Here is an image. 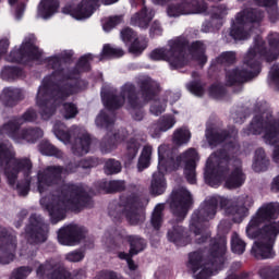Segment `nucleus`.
I'll return each mask as SVG.
<instances>
[{
  "mask_svg": "<svg viewBox=\"0 0 279 279\" xmlns=\"http://www.w3.org/2000/svg\"><path fill=\"white\" fill-rule=\"evenodd\" d=\"M278 204L262 206L246 227L248 239H257L252 247L255 258H274V241L279 234Z\"/></svg>",
  "mask_w": 279,
  "mask_h": 279,
  "instance_id": "obj_1",
  "label": "nucleus"
},
{
  "mask_svg": "<svg viewBox=\"0 0 279 279\" xmlns=\"http://www.w3.org/2000/svg\"><path fill=\"white\" fill-rule=\"evenodd\" d=\"M218 204L226 215H232L233 221L239 223L243 220V217L247 216V208L252 206V198L250 196H242L238 199H229L222 196L207 198L199 210L192 215L190 222V229L193 232L195 243H204L210 236L208 231L202 229V223L215 218Z\"/></svg>",
  "mask_w": 279,
  "mask_h": 279,
  "instance_id": "obj_2",
  "label": "nucleus"
},
{
  "mask_svg": "<svg viewBox=\"0 0 279 279\" xmlns=\"http://www.w3.org/2000/svg\"><path fill=\"white\" fill-rule=\"evenodd\" d=\"M62 58H64V52L46 59L48 66L53 69L54 72L51 76L44 78L43 84L37 92L36 105L39 108V113L44 121L51 119V117L56 114V109L60 101H64L66 97L77 93V87L66 86L62 89H57L56 84H53L56 77H65L68 80H73V77H75V72L66 74V71L60 69Z\"/></svg>",
  "mask_w": 279,
  "mask_h": 279,
  "instance_id": "obj_3",
  "label": "nucleus"
},
{
  "mask_svg": "<svg viewBox=\"0 0 279 279\" xmlns=\"http://www.w3.org/2000/svg\"><path fill=\"white\" fill-rule=\"evenodd\" d=\"M157 93L158 84L151 78H146L142 85V94L138 96L134 94V86L124 85L120 96L113 97L101 93V97L104 106L109 108V110H117V108H121L125 104L133 119L135 121H143L144 113L141 108L151 101V99H155Z\"/></svg>",
  "mask_w": 279,
  "mask_h": 279,
  "instance_id": "obj_4",
  "label": "nucleus"
},
{
  "mask_svg": "<svg viewBox=\"0 0 279 279\" xmlns=\"http://www.w3.org/2000/svg\"><path fill=\"white\" fill-rule=\"evenodd\" d=\"M204 51H206V47L201 41L193 43L191 47H186L185 43L177 39L170 41L167 49H155L150 53V59L156 61L166 60L172 69H182L191 60H195L201 65L206 64L208 59Z\"/></svg>",
  "mask_w": 279,
  "mask_h": 279,
  "instance_id": "obj_5",
  "label": "nucleus"
},
{
  "mask_svg": "<svg viewBox=\"0 0 279 279\" xmlns=\"http://www.w3.org/2000/svg\"><path fill=\"white\" fill-rule=\"evenodd\" d=\"M86 195L82 190L75 186L63 185L60 195L52 196L50 203H47V198H41L40 204L48 209V213L53 221H62L66 210H80L86 205Z\"/></svg>",
  "mask_w": 279,
  "mask_h": 279,
  "instance_id": "obj_6",
  "label": "nucleus"
},
{
  "mask_svg": "<svg viewBox=\"0 0 279 279\" xmlns=\"http://www.w3.org/2000/svg\"><path fill=\"white\" fill-rule=\"evenodd\" d=\"M265 53H267V50L265 49L263 38H255L254 46L251 47L244 56L242 65L227 72V84L232 86V84H236V82H247V80L256 77V75L260 73L258 60H260Z\"/></svg>",
  "mask_w": 279,
  "mask_h": 279,
  "instance_id": "obj_7",
  "label": "nucleus"
},
{
  "mask_svg": "<svg viewBox=\"0 0 279 279\" xmlns=\"http://www.w3.org/2000/svg\"><path fill=\"white\" fill-rule=\"evenodd\" d=\"M227 245L228 242L226 238H220L219 241H215L209 253V263H204L199 253L190 254L187 267L196 274V279H208L221 269L223 265V254H226V250H228ZM197 271L199 272L197 274Z\"/></svg>",
  "mask_w": 279,
  "mask_h": 279,
  "instance_id": "obj_8",
  "label": "nucleus"
},
{
  "mask_svg": "<svg viewBox=\"0 0 279 279\" xmlns=\"http://www.w3.org/2000/svg\"><path fill=\"white\" fill-rule=\"evenodd\" d=\"M36 111L29 109L23 118L11 119L0 128V136H9L14 143H34L37 138H43V130L40 129H22L21 125L27 122L36 121Z\"/></svg>",
  "mask_w": 279,
  "mask_h": 279,
  "instance_id": "obj_9",
  "label": "nucleus"
},
{
  "mask_svg": "<svg viewBox=\"0 0 279 279\" xmlns=\"http://www.w3.org/2000/svg\"><path fill=\"white\" fill-rule=\"evenodd\" d=\"M0 165L4 169V174L11 186L16 184V178H19L20 171H23L24 175H29L32 169V161L29 159H15L10 143L2 141H0Z\"/></svg>",
  "mask_w": 279,
  "mask_h": 279,
  "instance_id": "obj_10",
  "label": "nucleus"
},
{
  "mask_svg": "<svg viewBox=\"0 0 279 279\" xmlns=\"http://www.w3.org/2000/svg\"><path fill=\"white\" fill-rule=\"evenodd\" d=\"M169 146L161 145L158 147V167L157 171L153 173L150 181V193L153 195H162L167 191V179L165 173L178 171V165L169 166L167 158H169Z\"/></svg>",
  "mask_w": 279,
  "mask_h": 279,
  "instance_id": "obj_11",
  "label": "nucleus"
},
{
  "mask_svg": "<svg viewBox=\"0 0 279 279\" xmlns=\"http://www.w3.org/2000/svg\"><path fill=\"white\" fill-rule=\"evenodd\" d=\"M265 117L267 114L264 113L262 118H254L247 134H260L264 128V141L267 145L275 147L272 159L279 162V128L271 123V121L265 120Z\"/></svg>",
  "mask_w": 279,
  "mask_h": 279,
  "instance_id": "obj_12",
  "label": "nucleus"
},
{
  "mask_svg": "<svg viewBox=\"0 0 279 279\" xmlns=\"http://www.w3.org/2000/svg\"><path fill=\"white\" fill-rule=\"evenodd\" d=\"M228 165V155L226 153L211 154L205 166V182L209 186H217L223 180L226 166Z\"/></svg>",
  "mask_w": 279,
  "mask_h": 279,
  "instance_id": "obj_13",
  "label": "nucleus"
},
{
  "mask_svg": "<svg viewBox=\"0 0 279 279\" xmlns=\"http://www.w3.org/2000/svg\"><path fill=\"white\" fill-rule=\"evenodd\" d=\"M43 51L36 47V37L29 35L20 47H15L7 57L8 62H21L27 64L32 60H40Z\"/></svg>",
  "mask_w": 279,
  "mask_h": 279,
  "instance_id": "obj_14",
  "label": "nucleus"
},
{
  "mask_svg": "<svg viewBox=\"0 0 279 279\" xmlns=\"http://www.w3.org/2000/svg\"><path fill=\"white\" fill-rule=\"evenodd\" d=\"M259 21H263V13L258 10L239 13L231 29L232 38H234V40H247V38H250L247 29L252 27V23H258Z\"/></svg>",
  "mask_w": 279,
  "mask_h": 279,
  "instance_id": "obj_15",
  "label": "nucleus"
},
{
  "mask_svg": "<svg viewBox=\"0 0 279 279\" xmlns=\"http://www.w3.org/2000/svg\"><path fill=\"white\" fill-rule=\"evenodd\" d=\"M169 157H166L168 166L173 167V165H178V169H180V165H184V173L187 182H190V184H195V167L197 160H199L197 150L189 148L181 156L177 157V159H173L171 148H169Z\"/></svg>",
  "mask_w": 279,
  "mask_h": 279,
  "instance_id": "obj_16",
  "label": "nucleus"
},
{
  "mask_svg": "<svg viewBox=\"0 0 279 279\" xmlns=\"http://www.w3.org/2000/svg\"><path fill=\"white\" fill-rule=\"evenodd\" d=\"M100 4L101 2L99 0H82L78 4L73 2L65 4L62 12L72 16L75 21H87V19H90L95 14V10Z\"/></svg>",
  "mask_w": 279,
  "mask_h": 279,
  "instance_id": "obj_17",
  "label": "nucleus"
},
{
  "mask_svg": "<svg viewBox=\"0 0 279 279\" xmlns=\"http://www.w3.org/2000/svg\"><path fill=\"white\" fill-rule=\"evenodd\" d=\"M191 204H193V197L191 196V192L186 189L181 187L172 192L170 197V207L173 215L179 217V219H184V217H186V213H189Z\"/></svg>",
  "mask_w": 279,
  "mask_h": 279,
  "instance_id": "obj_18",
  "label": "nucleus"
},
{
  "mask_svg": "<svg viewBox=\"0 0 279 279\" xmlns=\"http://www.w3.org/2000/svg\"><path fill=\"white\" fill-rule=\"evenodd\" d=\"M36 274L40 279H69V270L60 267L58 263L48 260L44 264L35 263Z\"/></svg>",
  "mask_w": 279,
  "mask_h": 279,
  "instance_id": "obj_19",
  "label": "nucleus"
},
{
  "mask_svg": "<svg viewBox=\"0 0 279 279\" xmlns=\"http://www.w3.org/2000/svg\"><path fill=\"white\" fill-rule=\"evenodd\" d=\"M84 236L82 229L75 225L63 227L58 232V241L61 245H77Z\"/></svg>",
  "mask_w": 279,
  "mask_h": 279,
  "instance_id": "obj_20",
  "label": "nucleus"
},
{
  "mask_svg": "<svg viewBox=\"0 0 279 279\" xmlns=\"http://www.w3.org/2000/svg\"><path fill=\"white\" fill-rule=\"evenodd\" d=\"M125 138H128V131L123 129L108 133L100 143L101 154H110L111 151H114Z\"/></svg>",
  "mask_w": 279,
  "mask_h": 279,
  "instance_id": "obj_21",
  "label": "nucleus"
},
{
  "mask_svg": "<svg viewBox=\"0 0 279 279\" xmlns=\"http://www.w3.org/2000/svg\"><path fill=\"white\" fill-rule=\"evenodd\" d=\"M122 204L120 210L131 226H138V223L145 219V216L138 213V206H141L138 198H130L126 203Z\"/></svg>",
  "mask_w": 279,
  "mask_h": 279,
  "instance_id": "obj_22",
  "label": "nucleus"
},
{
  "mask_svg": "<svg viewBox=\"0 0 279 279\" xmlns=\"http://www.w3.org/2000/svg\"><path fill=\"white\" fill-rule=\"evenodd\" d=\"M62 175L60 167H48L44 172L38 173L37 189L40 195Z\"/></svg>",
  "mask_w": 279,
  "mask_h": 279,
  "instance_id": "obj_23",
  "label": "nucleus"
},
{
  "mask_svg": "<svg viewBox=\"0 0 279 279\" xmlns=\"http://www.w3.org/2000/svg\"><path fill=\"white\" fill-rule=\"evenodd\" d=\"M130 243H131L130 254L119 253L118 256L121 260H126L129 269L131 271H135L136 264H134V260H132V256L145 250V240L138 236H132L130 238Z\"/></svg>",
  "mask_w": 279,
  "mask_h": 279,
  "instance_id": "obj_24",
  "label": "nucleus"
},
{
  "mask_svg": "<svg viewBox=\"0 0 279 279\" xmlns=\"http://www.w3.org/2000/svg\"><path fill=\"white\" fill-rule=\"evenodd\" d=\"M7 234L8 231L4 228H0V252H4V254L9 253L8 258H0L1 265L10 264L14 258L12 252L16 250V241L14 238H10Z\"/></svg>",
  "mask_w": 279,
  "mask_h": 279,
  "instance_id": "obj_25",
  "label": "nucleus"
},
{
  "mask_svg": "<svg viewBox=\"0 0 279 279\" xmlns=\"http://www.w3.org/2000/svg\"><path fill=\"white\" fill-rule=\"evenodd\" d=\"M178 99H180V94H174L171 92L166 93L159 99H154L150 105L151 114L159 117V114H162V112L167 110V101L173 105L175 101H178Z\"/></svg>",
  "mask_w": 279,
  "mask_h": 279,
  "instance_id": "obj_26",
  "label": "nucleus"
},
{
  "mask_svg": "<svg viewBox=\"0 0 279 279\" xmlns=\"http://www.w3.org/2000/svg\"><path fill=\"white\" fill-rule=\"evenodd\" d=\"M36 219V216L31 217L32 222V229H27L26 236L28 241H34V243H45L47 241V232L48 228L46 225H43L40 222H37L34 225V220Z\"/></svg>",
  "mask_w": 279,
  "mask_h": 279,
  "instance_id": "obj_27",
  "label": "nucleus"
},
{
  "mask_svg": "<svg viewBox=\"0 0 279 279\" xmlns=\"http://www.w3.org/2000/svg\"><path fill=\"white\" fill-rule=\"evenodd\" d=\"M59 8V0H41L37 8V16L44 21H48L53 14H57Z\"/></svg>",
  "mask_w": 279,
  "mask_h": 279,
  "instance_id": "obj_28",
  "label": "nucleus"
},
{
  "mask_svg": "<svg viewBox=\"0 0 279 279\" xmlns=\"http://www.w3.org/2000/svg\"><path fill=\"white\" fill-rule=\"evenodd\" d=\"M234 167L231 174L226 179L225 186L227 189H239L245 182V174L241 170V160H235Z\"/></svg>",
  "mask_w": 279,
  "mask_h": 279,
  "instance_id": "obj_29",
  "label": "nucleus"
},
{
  "mask_svg": "<svg viewBox=\"0 0 279 279\" xmlns=\"http://www.w3.org/2000/svg\"><path fill=\"white\" fill-rule=\"evenodd\" d=\"M154 19V11L151 9L144 8L140 13H135L131 17V25L140 27V29H147L149 22Z\"/></svg>",
  "mask_w": 279,
  "mask_h": 279,
  "instance_id": "obj_30",
  "label": "nucleus"
},
{
  "mask_svg": "<svg viewBox=\"0 0 279 279\" xmlns=\"http://www.w3.org/2000/svg\"><path fill=\"white\" fill-rule=\"evenodd\" d=\"M0 99L3 106H5L7 108H12L16 106V104L21 99V89L14 87H5L2 90Z\"/></svg>",
  "mask_w": 279,
  "mask_h": 279,
  "instance_id": "obj_31",
  "label": "nucleus"
},
{
  "mask_svg": "<svg viewBox=\"0 0 279 279\" xmlns=\"http://www.w3.org/2000/svg\"><path fill=\"white\" fill-rule=\"evenodd\" d=\"M189 4L178 5H170L168 8V15L169 16H181V14H204L206 12V4L202 3L198 8L194 10H189Z\"/></svg>",
  "mask_w": 279,
  "mask_h": 279,
  "instance_id": "obj_32",
  "label": "nucleus"
},
{
  "mask_svg": "<svg viewBox=\"0 0 279 279\" xmlns=\"http://www.w3.org/2000/svg\"><path fill=\"white\" fill-rule=\"evenodd\" d=\"M72 149L73 153L77 156H84V154H88V151H90V136L88 133H84L81 137H78Z\"/></svg>",
  "mask_w": 279,
  "mask_h": 279,
  "instance_id": "obj_33",
  "label": "nucleus"
},
{
  "mask_svg": "<svg viewBox=\"0 0 279 279\" xmlns=\"http://www.w3.org/2000/svg\"><path fill=\"white\" fill-rule=\"evenodd\" d=\"M189 141H191V131L186 128L177 129L172 135V143L178 147H182V145H187Z\"/></svg>",
  "mask_w": 279,
  "mask_h": 279,
  "instance_id": "obj_34",
  "label": "nucleus"
},
{
  "mask_svg": "<svg viewBox=\"0 0 279 279\" xmlns=\"http://www.w3.org/2000/svg\"><path fill=\"white\" fill-rule=\"evenodd\" d=\"M175 125V118L173 116H165L159 119L157 124L151 126V130H158V132H168Z\"/></svg>",
  "mask_w": 279,
  "mask_h": 279,
  "instance_id": "obj_35",
  "label": "nucleus"
},
{
  "mask_svg": "<svg viewBox=\"0 0 279 279\" xmlns=\"http://www.w3.org/2000/svg\"><path fill=\"white\" fill-rule=\"evenodd\" d=\"M268 165H269V160H267V158L265 157V150L257 149L255 153V159L253 162L254 171H257V172L265 171Z\"/></svg>",
  "mask_w": 279,
  "mask_h": 279,
  "instance_id": "obj_36",
  "label": "nucleus"
},
{
  "mask_svg": "<svg viewBox=\"0 0 279 279\" xmlns=\"http://www.w3.org/2000/svg\"><path fill=\"white\" fill-rule=\"evenodd\" d=\"M154 151V148L151 146H145L142 150L141 157L138 159L137 169L138 171H143L144 169H147L151 162V153Z\"/></svg>",
  "mask_w": 279,
  "mask_h": 279,
  "instance_id": "obj_37",
  "label": "nucleus"
},
{
  "mask_svg": "<svg viewBox=\"0 0 279 279\" xmlns=\"http://www.w3.org/2000/svg\"><path fill=\"white\" fill-rule=\"evenodd\" d=\"M168 241L175 243V245H186L184 243V229L180 226H175L168 232Z\"/></svg>",
  "mask_w": 279,
  "mask_h": 279,
  "instance_id": "obj_38",
  "label": "nucleus"
},
{
  "mask_svg": "<svg viewBox=\"0 0 279 279\" xmlns=\"http://www.w3.org/2000/svg\"><path fill=\"white\" fill-rule=\"evenodd\" d=\"M54 136L62 143H69L71 141V134L66 131V126L61 122H56L53 125Z\"/></svg>",
  "mask_w": 279,
  "mask_h": 279,
  "instance_id": "obj_39",
  "label": "nucleus"
},
{
  "mask_svg": "<svg viewBox=\"0 0 279 279\" xmlns=\"http://www.w3.org/2000/svg\"><path fill=\"white\" fill-rule=\"evenodd\" d=\"M122 56L123 49L105 45L100 54V60H105V58H121Z\"/></svg>",
  "mask_w": 279,
  "mask_h": 279,
  "instance_id": "obj_40",
  "label": "nucleus"
},
{
  "mask_svg": "<svg viewBox=\"0 0 279 279\" xmlns=\"http://www.w3.org/2000/svg\"><path fill=\"white\" fill-rule=\"evenodd\" d=\"M123 23V17L119 15L110 16L102 20V29L104 32H112L117 25Z\"/></svg>",
  "mask_w": 279,
  "mask_h": 279,
  "instance_id": "obj_41",
  "label": "nucleus"
},
{
  "mask_svg": "<svg viewBox=\"0 0 279 279\" xmlns=\"http://www.w3.org/2000/svg\"><path fill=\"white\" fill-rule=\"evenodd\" d=\"M21 70L12 66H4L1 71L0 77L7 82H10L12 80H16V77H21Z\"/></svg>",
  "mask_w": 279,
  "mask_h": 279,
  "instance_id": "obj_42",
  "label": "nucleus"
},
{
  "mask_svg": "<svg viewBox=\"0 0 279 279\" xmlns=\"http://www.w3.org/2000/svg\"><path fill=\"white\" fill-rule=\"evenodd\" d=\"M258 5H264L265 8H269L268 13L270 14L271 21H276L278 19V4H276V0H255Z\"/></svg>",
  "mask_w": 279,
  "mask_h": 279,
  "instance_id": "obj_43",
  "label": "nucleus"
},
{
  "mask_svg": "<svg viewBox=\"0 0 279 279\" xmlns=\"http://www.w3.org/2000/svg\"><path fill=\"white\" fill-rule=\"evenodd\" d=\"M231 250L234 254L245 252V242L239 236V233H233L231 236Z\"/></svg>",
  "mask_w": 279,
  "mask_h": 279,
  "instance_id": "obj_44",
  "label": "nucleus"
},
{
  "mask_svg": "<svg viewBox=\"0 0 279 279\" xmlns=\"http://www.w3.org/2000/svg\"><path fill=\"white\" fill-rule=\"evenodd\" d=\"M162 210H165V205L159 204L153 211L151 225L155 230H158V228H160L162 225Z\"/></svg>",
  "mask_w": 279,
  "mask_h": 279,
  "instance_id": "obj_45",
  "label": "nucleus"
},
{
  "mask_svg": "<svg viewBox=\"0 0 279 279\" xmlns=\"http://www.w3.org/2000/svg\"><path fill=\"white\" fill-rule=\"evenodd\" d=\"M121 171V162L109 159L105 165V172L107 175H112L113 173H119Z\"/></svg>",
  "mask_w": 279,
  "mask_h": 279,
  "instance_id": "obj_46",
  "label": "nucleus"
},
{
  "mask_svg": "<svg viewBox=\"0 0 279 279\" xmlns=\"http://www.w3.org/2000/svg\"><path fill=\"white\" fill-rule=\"evenodd\" d=\"M39 150L44 156H60L57 148L49 142H44L39 145Z\"/></svg>",
  "mask_w": 279,
  "mask_h": 279,
  "instance_id": "obj_47",
  "label": "nucleus"
},
{
  "mask_svg": "<svg viewBox=\"0 0 279 279\" xmlns=\"http://www.w3.org/2000/svg\"><path fill=\"white\" fill-rule=\"evenodd\" d=\"M84 251L75 250L65 254V260L69 263H82L84 260Z\"/></svg>",
  "mask_w": 279,
  "mask_h": 279,
  "instance_id": "obj_48",
  "label": "nucleus"
},
{
  "mask_svg": "<svg viewBox=\"0 0 279 279\" xmlns=\"http://www.w3.org/2000/svg\"><path fill=\"white\" fill-rule=\"evenodd\" d=\"M206 138H207L209 145L213 147V146L217 145L218 143H221V141H223V134H219L217 132H214L213 130H207Z\"/></svg>",
  "mask_w": 279,
  "mask_h": 279,
  "instance_id": "obj_49",
  "label": "nucleus"
},
{
  "mask_svg": "<svg viewBox=\"0 0 279 279\" xmlns=\"http://www.w3.org/2000/svg\"><path fill=\"white\" fill-rule=\"evenodd\" d=\"M77 114V107L71 102L63 104V117L65 119H74Z\"/></svg>",
  "mask_w": 279,
  "mask_h": 279,
  "instance_id": "obj_50",
  "label": "nucleus"
},
{
  "mask_svg": "<svg viewBox=\"0 0 279 279\" xmlns=\"http://www.w3.org/2000/svg\"><path fill=\"white\" fill-rule=\"evenodd\" d=\"M29 274H32L31 267H20L12 272L11 279H25Z\"/></svg>",
  "mask_w": 279,
  "mask_h": 279,
  "instance_id": "obj_51",
  "label": "nucleus"
},
{
  "mask_svg": "<svg viewBox=\"0 0 279 279\" xmlns=\"http://www.w3.org/2000/svg\"><path fill=\"white\" fill-rule=\"evenodd\" d=\"M126 149L131 158H136L138 149H141V144L136 140H130L126 144Z\"/></svg>",
  "mask_w": 279,
  "mask_h": 279,
  "instance_id": "obj_52",
  "label": "nucleus"
},
{
  "mask_svg": "<svg viewBox=\"0 0 279 279\" xmlns=\"http://www.w3.org/2000/svg\"><path fill=\"white\" fill-rule=\"evenodd\" d=\"M269 77H270V84L279 90V64H275L270 72H269Z\"/></svg>",
  "mask_w": 279,
  "mask_h": 279,
  "instance_id": "obj_53",
  "label": "nucleus"
},
{
  "mask_svg": "<svg viewBox=\"0 0 279 279\" xmlns=\"http://www.w3.org/2000/svg\"><path fill=\"white\" fill-rule=\"evenodd\" d=\"M111 123H114V120H110V118H108V114H106L105 112H100L99 116L96 118V125H98V128H108V125H110Z\"/></svg>",
  "mask_w": 279,
  "mask_h": 279,
  "instance_id": "obj_54",
  "label": "nucleus"
},
{
  "mask_svg": "<svg viewBox=\"0 0 279 279\" xmlns=\"http://www.w3.org/2000/svg\"><path fill=\"white\" fill-rule=\"evenodd\" d=\"M93 54L83 56L77 63V69H80V71H88V69H90V60H93Z\"/></svg>",
  "mask_w": 279,
  "mask_h": 279,
  "instance_id": "obj_55",
  "label": "nucleus"
},
{
  "mask_svg": "<svg viewBox=\"0 0 279 279\" xmlns=\"http://www.w3.org/2000/svg\"><path fill=\"white\" fill-rule=\"evenodd\" d=\"M134 38H136V34H134V31H132V28L126 27L121 31V39L123 40V43H125V45H128V43H132Z\"/></svg>",
  "mask_w": 279,
  "mask_h": 279,
  "instance_id": "obj_56",
  "label": "nucleus"
},
{
  "mask_svg": "<svg viewBox=\"0 0 279 279\" xmlns=\"http://www.w3.org/2000/svg\"><path fill=\"white\" fill-rule=\"evenodd\" d=\"M187 90L196 97H202L204 95V87L197 82L187 84Z\"/></svg>",
  "mask_w": 279,
  "mask_h": 279,
  "instance_id": "obj_57",
  "label": "nucleus"
},
{
  "mask_svg": "<svg viewBox=\"0 0 279 279\" xmlns=\"http://www.w3.org/2000/svg\"><path fill=\"white\" fill-rule=\"evenodd\" d=\"M145 49H147V44L146 43L138 44V41H135L130 47V51L134 56H140V53H143V51H145Z\"/></svg>",
  "mask_w": 279,
  "mask_h": 279,
  "instance_id": "obj_58",
  "label": "nucleus"
},
{
  "mask_svg": "<svg viewBox=\"0 0 279 279\" xmlns=\"http://www.w3.org/2000/svg\"><path fill=\"white\" fill-rule=\"evenodd\" d=\"M263 279H279V266L269 268L266 272H262Z\"/></svg>",
  "mask_w": 279,
  "mask_h": 279,
  "instance_id": "obj_59",
  "label": "nucleus"
},
{
  "mask_svg": "<svg viewBox=\"0 0 279 279\" xmlns=\"http://www.w3.org/2000/svg\"><path fill=\"white\" fill-rule=\"evenodd\" d=\"M226 90L221 87V85H214L209 89V95L215 97V99H221L223 97Z\"/></svg>",
  "mask_w": 279,
  "mask_h": 279,
  "instance_id": "obj_60",
  "label": "nucleus"
},
{
  "mask_svg": "<svg viewBox=\"0 0 279 279\" xmlns=\"http://www.w3.org/2000/svg\"><path fill=\"white\" fill-rule=\"evenodd\" d=\"M234 60H236V56L234 54V52H223L220 56V62H225L227 64L234 62Z\"/></svg>",
  "mask_w": 279,
  "mask_h": 279,
  "instance_id": "obj_61",
  "label": "nucleus"
},
{
  "mask_svg": "<svg viewBox=\"0 0 279 279\" xmlns=\"http://www.w3.org/2000/svg\"><path fill=\"white\" fill-rule=\"evenodd\" d=\"M86 278V270L77 269L69 272V279H83Z\"/></svg>",
  "mask_w": 279,
  "mask_h": 279,
  "instance_id": "obj_62",
  "label": "nucleus"
},
{
  "mask_svg": "<svg viewBox=\"0 0 279 279\" xmlns=\"http://www.w3.org/2000/svg\"><path fill=\"white\" fill-rule=\"evenodd\" d=\"M162 34V27L160 23L154 22L150 26V36H160Z\"/></svg>",
  "mask_w": 279,
  "mask_h": 279,
  "instance_id": "obj_63",
  "label": "nucleus"
},
{
  "mask_svg": "<svg viewBox=\"0 0 279 279\" xmlns=\"http://www.w3.org/2000/svg\"><path fill=\"white\" fill-rule=\"evenodd\" d=\"M230 228H232V223H230V221H228V220L220 221V223L218 226V230L220 232H229Z\"/></svg>",
  "mask_w": 279,
  "mask_h": 279,
  "instance_id": "obj_64",
  "label": "nucleus"
}]
</instances>
